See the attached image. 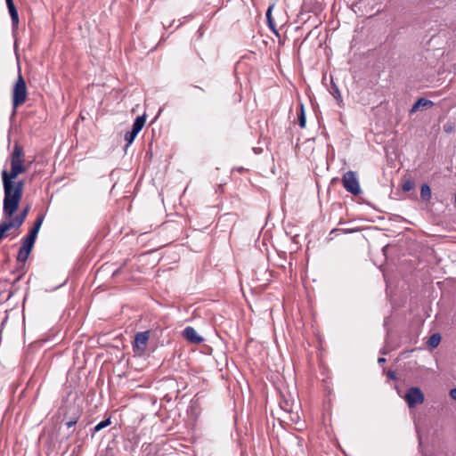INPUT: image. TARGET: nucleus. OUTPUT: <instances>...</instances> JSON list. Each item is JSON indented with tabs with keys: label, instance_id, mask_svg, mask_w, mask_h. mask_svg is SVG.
I'll return each instance as SVG.
<instances>
[{
	"label": "nucleus",
	"instance_id": "nucleus-1",
	"mask_svg": "<svg viewBox=\"0 0 456 456\" xmlns=\"http://www.w3.org/2000/svg\"><path fill=\"white\" fill-rule=\"evenodd\" d=\"M24 150L20 144L15 142L11 154V170L4 169L2 171V180L4 186V206L3 213L4 217L10 218L18 210L19 203L23 194V181L15 182L14 180L28 169L24 161Z\"/></svg>",
	"mask_w": 456,
	"mask_h": 456
},
{
	"label": "nucleus",
	"instance_id": "nucleus-2",
	"mask_svg": "<svg viewBox=\"0 0 456 456\" xmlns=\"http://www.w3.org/2000/svg\"><path fill=\"white\" fill-rule=\"evenodd\" d=\"M28 98V88L26 82L22 77L20 68H18V77L12 87V114L16 113V110L23 105Z\"/></svg>",
	"mask_w": 456,
	"mask_h": 456
},
{
	"label": "nucleus",
	"instance_id": "nucleus-3",
	"mask_svg": "<svg viewBox=\"0 0 456 456\" xmlns=\"http://www.w3.org/2000/svg\"><path fill=\"white\" fill-rule=\"evenodd\" d=\"M150 335V330L142 331L135 334L133 343V351L136 356H142L145 354Z\"/></svg>",
	"mask_w": 456,
	"mask_h": 456
},
{
	"label": "nucleus",
	"instance_id": "nucleus-4",
	"mask_svg": "<svg viewBox=\"0 0 456 456\" xmlns=\"http://www.w3.org/2000/svg\"><path fill=\"white\" fill-rule=\"evenodd\" d=\"M344 188L353 195H358L361 192L359 182L356 174L354 171H347L342 177Z\"/></svg>",
	"mask_w": 456,
	"mask_h": 456
},
{
	"label": "nucleus",
	"instance_id": "nucleus-5",
	"mask_svg": "<svg viewBox=\"0 0 456 456\" xmlns=\"http://www.w3.org/2000/svg\"><path fill=\"white\" fill-rule=\"evenodd\" d=\"M409 408H413L418 404L423 403L425 396L420 388L417 387H410L403 396Z\"/></svg>",
	"mask_w": 456,
	"mask_h": 456
},
{
	"label": "nucleus",
	"instance_id": "nucleus-6",
	"mask_svg": "<svg viewBox=\"0 0 456 456\" xmlns=\"http://www.w3.org/2000/svg\"><path fill=\"white\" fill-rule=\"evenodd\" d=\"M183 337L191 343L200 344L204 339L198 335L196 330L192 327H186L183 330Z\"/></svg>",
	"mask_w": 456,
	"mask_h": 456
},
{
	"label": "nucleus",
	"instance_id": "nucleus-7",
	"mask_svg": "<svg viewBox=\"0 0 456 456\" xmlns=\"http://www.w3.org/2000/svg\"><path fill=\"white\" fill-rule=\"evenodd\" d=\"M434 105L433 102L425 98H419L411 107V112H416L419 110L428 109Z\"/></svg>",
	"mask_w": 456,
	"mask_h": 456
},
{
	"label": "nucleus",
	"instance_id": "nucleus-8",
	"mask_svg": "<svg viewBox=\"0 0 456 456\" xmlns=\"http://www.w3.org/2000/svg\"><path fill=\"white\" fill-rule=\"evenodd\" d=\"M275 6V4H272L269 5L267 11H266V13H265V16H266V20H267V23H268V26L270 28V29L275 33L276 35H278V31L276 29V24L272 17V12Z\"/></svg>",
	"mask_w": 456,
	"mask_h": 456
},
{
	"label": "nucleus",
	"instance_id": "nucleus-9",
	"mask_svg": "<svg viewBox=\"0 0 456 456\" xmlns=\"http://www.w3.org/2000/svg\"><path fill=\"white\" fill-rule=\"evenodd\" d=\"M145 122H146V117L144 115L142 116H138L134 124H133V127H132V132H134V134H138L139 132L142 129V127L144 126L145 125Z\"/></svg>",
	"mask_w": 456,
	"mask_h": 456
},
{
	"label": "nucleus",
	"instance_id": "nucleus-10",
	"mask_svg": "<svg viewBox=\"0 0 456 456\" xmlns=\"http://www.w3.org/2000/svg\"><path fill=\"white\" fill-rule=\"evenodd\" d=\"M12 217V216L10 218L5 217L6 219H9V220L4 221L5 224L8 225L9 229L19 228L20 226L22 225V224L25 221L22 217H20L19 216H16L15 217L11 219Z\"/></svg>",
	"mask_w": 456,
	"mask_h": 456
},
{
	"label": "nucleus",
	"instance_id": "nucleus-11",
	"mask_svg": "<svg viewBox=\"0 0 456 456\" xmlns=\"http://www.w3.org/2000/svg\"><path fill=\"white\" fill-rule=\"evenodd\" d=\"M280 408L288 413L293 412L294 402L290 399L282 398L279 403Z\"/></svg>",
	"mask_w": 456,
	"mask_h": 456
},
{
	"label": "nucleus",
	"instance_id": "nucleus-12",
	"mask_svg": "<svg viewBox=\"0 0 456 456\" xmlns=\"http://www.w3.org/2000/svg\"><path fill=\"white\" fill-rule=\"evenodd\" d=\"M431 189L428 184L423 183L420 188V197L424 201H429L431 199Z\"/></svg>",
	"mask_w": 456,
	"mask_h": 456
},
{
	"label": "nucleus",
	"instance_id": "nucleus-13",
	"mask_svg": "<svg viewBox=\"0 0 456 456\" xmlns=\"http://www.w3.org/2000/svg\"><path fill=\"white\" fill-rule=\"evenodd\" d=\"M9 13H10L11 20H12V30H15L18 28V25H19V14H18V11H17L16 7L12 10H10Z\"/></svg>",
	"mask_w": 456,
	"mask_h": 456
},
{
	"label": "nucleus",
	"instance_id": "nucleus-14",
	"mask_svg": "<svg viewBox=\"0 0 456 456\" xmlns=\"http://www.w3.org/2000/svg\"><path fill=\"white\" fill-rule=\"evenodd\" d=\"M441 341V336L439 333H435L433 334L428 341V345L431 347V348H436L439 343Z\"/></svg>",
	"mask_w": 456,
	"mask_h": 456
},
{
	"label": "nucleus",
	"instance_id": "nucleus-15",
	"mask_svg": "<svg viewBox=\"0 0 456 456\" xmlns=\"http://www.w3.org/2000/svg\"><path fill=\"white\" fill-rule=\"evenodd\" d=\"M30 252L28 251V249H25L20 247L18 255H17V261L20 263H25L29 256Z\"/></svg>",
	"mask_w": 456,
	"mask_h": 456
},
{
	"label": "nucleus",
	"instance_id": "nucleus-16",
	"mask_svg": "<svg viewBox=\"0 0 456 456\" xmlns=\"http://www.w3.org/2000/svg\"><path fill=\"white\" fill-rule=\"evenodd\" d=\"M305 123H306V119H305L304 106H303V104H300V112L298 115V124L301 128H305Z\"/></svg>",
	"mask_w": 456,
	"mask_h": 456
},
{
	"label": "nucleus",
	"instance_id": "nucleus-17",
	"mask_svg": "<svg viewBox=\"0 0 456 456\" xmlns=\"http://www.w3.org/2000/svg\"><path fill=\"white\" fill-rule=\"evenodd\" d=\"M330 92L337 101H342L340 92L338 86L333 82H331V88Z\"/></svg>",
	"mask_w": 456,
	"mask_h": 456
},
{
	"label": "nucleus",
	"instance_id": "nucleus-18",
	"mask_svg": "<svg viewBox=\"0 0 456 456\" xmlns=\"http://www.w3.org/2000/svg\"><path fill=\"white\" fill-rule=\"evenodd\" d=\"M35 241L32 240H29L28 238H24L22 240V246L21 248L28 249V251L31 252L32 248L34 247Z\"/></svg>",
	"mask_w": 456,
	"mask_h": 456
},
{
	"label": "nucleus",
	"instance_id": "nucleus-19",
	"mask_svg": "<svg viewBox=\"0 0 456 456\" xmlns=\"http://www.w3.org/2000/svg\"><path fill=\"white\" fill-rule=\"evenodd\" d=\"M110 419H106L101 422H99L94 428V432H98L100 430H102V428L108 427L109 425H110Z\"/></svg>",
	"mask_w": 456,
	"mask_h": 456
},
{
	"label": "nucleus",
	"instance_id": "nucleus-20",
	"mask_svg": "<svg viewBox=\"0 0 456 456\" xmlns=\"http://www.w3.org/2000/svg\"><path fill=\"white\" fill-rule=\"evenodd\" d=\"M136 136L137 134L132 131L126 133L124 139L126 142V147H128L134 141Z\"/></svg>",
	"mask_w": 456,
	"mask_h": 456
},
{
	"label": "nucleus",
	"instance_id": "nucleus-21",
	"mask_svg": "<svg viewBox=\"0 0 456 456\" xmlns=\"http://www.w3.org/2000/svg\"><path fill=\"white\" fill-rule=\"evenodd\" d=\"M443 128H444V131L446 134H452V133H453V132H454V130H455V125H454V123H453V122H452V121H447V122L444 125Z\"/></svg>",
	"mask_w": 456,
	"mask_h": 456
},
{
	"label": "nucleus",
	"instance_id": "nucleus-22",
	"mask_svg": "<svg viewBox=\"0 0 456 456\" xmlns=\"http://www.w3.org/2000/svg\"><path fill=\"white\" fill-rule=\"evenodd\" d=\"M414 188V183L413 181L411 180H406L403 185H402V189L403 191H411L412 189Z\"/></svg>",
	"mask_w": 456,
	"mask_h": 456
},
{
	"label": "nucleus",
	"instance_id": "nucleus-23",
	"mask_svg": "<svg viewBox=\"0 0 456 456\" xmlns=\"http://www.w3.org/2000/svg\"><path fill=\"white\" fill-rule=\"evenodd\" d=\"M8 225L5 222L0 223V240L5 236L7 231H9Z\"/></svg>",
	"mask_w": 456,
	"mask_h": 456
},
{
	"label": "nucleus",
	"instance_id": "nucleus-24",
	"mask_svg": "<svg viewBox=\"0 0 456 456\" xmlns=\"http://www.w3.org/2000/svg\"><path fill=\"white\" fill-rule=\"evenodd\" d=\"M38 232H39L38 229H36V228L32 227L26 238L36 241V239L37 237Z\"/></svg>",
	"mask_w": 456,
	"mask_h": 456
},
{
	"label": "nucleus",
	"instance_id": "nucleus-25",
	"mask_svg": "<svg viewBox=\"0 0 456 456\" xmlns=\"http://www.w3.org/2000/svg\"><path fill=\"white\" fill-rule=\"evenodd\" d=\"M43 221H44V216H37V218L35 221V224L33 225V228L40 230V227L42 225Z\"/></svg>",
	"mask_w": 456,
	"mask_h": 456
},
{
	"label": "nucleus",
	"instance_id": "nucleus-26",
	"mask_svg": "<svg viewBox=\"0 0 456 456\" xmlns=\"http://www.w3.org/2000/svg\"><path fill=\"white\" fill-rule=\"evenodd\" d=\"M29 212V206H27L26 208H24L20 212V214L18 215L19 216L22 217L24 220L26 219L28 214Z\"/></svg>",
	"mask_w": 456,
	"mask_h": 456
},
{
	"label": "nucleus",
	"instance_id": "nucleus-27",
	"mask_svg": "<svg viewBox=\"0 0 456 456\" xmlns=\"http://www.w3.org/2000/svg\"><path fill=\"white\" fill-rule=\"evenodd\" d=\"M5 2H6V5H7V8H8V11L12 10V9L15 8L13 0H5Z\"/></svg>",
	"mask_w": 456,
	"mask_h": 456
},
{
	"label": "nucleus",
	"instance_id": "nucleus-28",
	"mask_svg": "<svg viewBox=\"0 0 456 456\" xmlns=\"http://www.w3.org/2000/svg\"><path fill=\"white\" fill-rule=\"evenodd\" d=\"M387 377L393 380L396 379V374L395 371L393 370H388L387 371Z\"/></svg>",
	"mask_w": 456,
	"mask_h": 456
},
{
	"label": "nucleus",
	"instance_id": "nucleus-29",
	"mask_svg": "<svg viewBox=\"0 0 456 456\" xmlns=\"http://www.w3.org/2000/svg\"><path fill=\"white\" fill-rule=\"evenodd\" d=\"M76 423H77V419H72V420H69V421L66 422V426H67L68 428H71V427H73Z\"/></svg>",
	"mask_w": 456,
	"mask_h": 456
},
{
	"label": "nucleus",
	"instance_id": "nucleus-30",
	"mask_svg": "<svg viewBox=\"0 0 456 456\" xmlns=\"http://www.w3.org/2000/svg\"><path fill=\"white\" fill-rule=\"evenodd\" d=\"M450 396L453 400H456V388H452V389L450 390Z\"/></svg>",
	"mask_w": 456,
	"mask_h": 456
},
{
	"label": "nucleus",
	"instance_id": "nucleus-31",
	"mask_svg": "<svg viewBox=\"0 0 456 456\" xmlns=\"http://www.w3.org/2000/svg\"><path fill=\"white\" fill-rule=\"evenodd\" d=\"M385 362H386V359H385V358H383V357H379V358L378 359V362H379V363H384Z\"/></svg>",
	"mask_w": 456,
	"mask_h": 456
},
{
	"label": "nucleus",
	"instance_id": "nucleus-32",
	"mask_svg": "<svg viewBox=\"0 0 456 456\" xmlns=\"http://www.w3.org/2000/svg\"><path fill=\"white\" fill-rule=\"evenodd\" d=\"M118 273H119V270H117L116 272H114V275H116Z\"/></svg>",
	"mask_w": 456,
	"mask_h": 456
},
{
	"label": "nucleus",
	"instance_id": "nucleus-33",
	"mask_svg": "<svg viewBox=\"0 0 456 456\" xmlns=\"http://www.w3.org/2000/svg\"><path fill=\"white\" fill-rule=\"evenodd\" d=\"M381 354H386L387 352L386 351H381Z\"/></svg>",
	"mask_w": 456,
	"mask_h": 456
}]
</instances>
